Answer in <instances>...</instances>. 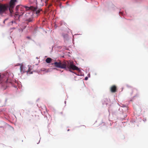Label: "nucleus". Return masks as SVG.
<instances>
[{"label": "nucleus", "mask_w": 148, "mask_h": 148, "mask_svg": "<svg viewBox=\"0 0 148 148\" xmlns=\"http://www.w3.org/2000/svg\"><path fill=\"white\" fill-rule=\"evenodd\" d=\"M54 65L55 66L58 68L68 69H73V70L78 71L79 70L78 68L74 65L73 61L55 62L52 64Z\"/></svg>", "instance_id": "1"}, {"label": "nucleus", "mask_w": 148, "mask_h": 148, "mask_svg": "<svg viewBox=\"0 0 148 148\" xmlns=\"http://www.w3.org/2000/svg\"><path fill=\"white\" fill-rule=\"evenodd\" d=\"M24 7L25 8L26 12L25 16L27 18L32 17L33 15V10H35L36 8L32 6H30V7L25 6Z\"/></svg>", "instance_id": "2"}, {"label": "nucleus", "mask_w": 148, "mask_h": 148, "mask_svg": "<svg viewBox=\"0 0 148 148\" xmlns=\"http://www.w3.org/2000/svg\"><path fill=\"white\" fill-rule=\"evenodd\" d=\"M25 5H19L16 6V12H15V15L16 16L18 17L23 15L24 13V6Z\"/></svg>", "instance_id": "3"}, {"label": "nucleus", "mask_w": 148, "mask_h": 148, "mask_svg": "<svg viewBox=\"0 0 148 148\" xmlns=\"http://www.w3.org/2000/svg\"><path fill=\"white\" fill-rule=\"evenodd\" d=\"M10 4H2L0 3V14H2L4 12L7 10L8 8L9 9Z\"/></svg>", "instance_id": "4"}, {"label": "nucleus", "mask_w": 148, "mask_h": 148, "mask_svg": "<svg viewBox=\"0 0 148 148\" xmlns=\"http://www.w3.org/2000/svg\"><path fill=\"white\" fill-rule=\"evenodd\" d=\"M16 0H11L10 3L9 10L11 13L13 12V9L15 5V3Z\"/></svg>", "instance_id": "5"}, {"label": "nucleus", "mask_w": 148, "mask_h": 148, "mask_svg": "<svg viewBox=\"0 0 148 148\" xmlns=\"http://www.w3.org/2000/svg\"><path fill=\"white\" fill-rule=\"evenodd\" d=\"M116 87L115 85H113L110 88V90L111 92H115L116 91Z\"/></svg>", "instance_id": "6"}, {"label": "nucleus", "mask_w": 148, "mask_h": 148, "mask_svg": "<svg viewBox=\"0 0 148 148\" xmlns=\"http://www.w3.org/2000/svg\"><path fill=\"white\" fill-rule=\"evenodd\" d=\"M34 8H36V9L35 10H33V13H35L36 14H39L40 12V11L42 10L41 9H39L38 10H37V7Z\"/></svg>", "instance_id": "7"}, {"label": "nucleus", "mask_w": 148, "mask_h": 148, "mask_svg": "<svg viewBox=\"0 0 148 148\" xmlns=\"http://www.w3.org/2000/svg\"><path fill=\"white\" fill-rule=\"evenodd\" d=\"M52 60V59L50 58H47L46 60V62L47 63H50L51 62V61Z\"/></svg>", "instance_id": "8"}, {"label": "nucleus", "mask_w": 148, "mask_h": 148, "mask_svg": "<svg viewBox=\"0 0 148 148\" xmlns=\"http://www.w3.org/2000/svg\"><path fill=\"white\" fill-rule=\"evenodd\" d=\"M29 18L28 19L27 21L28 22H32L33 21V16L32 17L28 18Z\"/></svg>", "instance_id": "9"}, {"label": "nucleus", "mask_w": 148, "mask_h": 148, "mask_svg": "<svg viewBox=\"0 0 148 148\" xmlns=\"http://www.w3.org/2000/svg\"><path fill=\"white\" fill-rule=\"evenodd\" d=\"M20 66V70L21 72H22L24 68L23 65L22 64H19Z\"/></svg>", "instance_id": "10"}, {"label": "nucleus", "mask_w": 148, "mask_h": 148, "mask_svg": "<svg viewBox=\"0 0 148 148\" xmlns=\"http://www.w3.org/2000/svg\"><path fill=\"white\" fill-rule=\"evenodd\" d=\"M3 75H1V73H0V81L1 80Z\"/></svg>", "instance_id": "11"}, {"label": "nucleus", "mask_w": 148, "mask_h": 148, "mask_svg": "<svg viewBox=\"0 0 148 148\" xmlns=\"http://www.w3.org/2000/svg\"><path fill=\"white\" fill-rule=\"evenodd\" d=\"M30 67H29V69H28V70L27 71V72H30Z\"/></svg>", "instance_id": "12"}, {"label": "nucleus", "mask_w": 148, "mask_h": 148, "mask_svg": "<svg viewBox=\"0 0 148 148\" xmlns=\"http://www.w3.org/2000/svg\"><path fill=\"white\" fill-rule=\"evenodd\" d=\"M48 116H49V119H47L48 120H49L51 119L50 118V115H48Z\"/></svg>", "instance_id": "13"}, {"label": "nucleus", "mask_w": 148, "mask_h": 148, "mask_svg": "<svg viewBox=\"0 0 148 148\" xmlns=\"http://www.w3.org/2000/svg\"><path fill=\"white\" fill-rule=\"evenodd\" d=\"M88 79V77H86L84 79L85 80H87Z\"/></svg>", "instance_id": "14"}, {"label": "nucleus", "mask_w": 148, "mask_h": 148, "mask_svg": "<svg viewBox=\"0 0 148 148\" xmlns=\"http://www.w3.org/2000/svg\"><path fill=\"white\" fill-rule=\"evenodd\" d=\"M51 6V4L49 5L48 7V8H49L50 6Z\"/></svg>", "instance_id": "15"}, {"label": "nucleus", "mask_w": 148, "mask_h": 148, "mask_svg": "<svg viewBox=\"0 0 148 148\" xmlns=\"http://www.w3.org/2000/svg\"><path fill=\"white\" fill-rule=\"evenodd\" d=\"M12 23H15V22H13V21H12Z\"/></svg>", "instance_id": "16"}, {"label": "nucleus", "mask_w": 148, "mask_h": 148, "mask_svg": "<svg viewBox=\"0 0 148 148\" xmlns=\"http://www.w3.org/2000/svg\"><path fill=\"white\" fill-rule=\"evenodd\" d=\"M127 115H125V116L126 117H127Z\"/></svg>", "instance_id": "17"}, {"label": "nucleus", "mask_w": 148, "mask_h": 148, "mask_svg": "<svg viewBox=\"0 0 148 148\" xmlns=\"http://www.w3.org/2000/svg\"><path fill=\"white\" fill-rule=\"evenodd\" d=\"M124 120H125V119H127H127H125V118H124Z\"/></svg>", "instance_id": "18"}, {"label": "nucleus", "mask_w": 148, "mask_h": 148, "mask_svg": "<svg viewBox=\"0 0 148 148\" xmlns=\"http://www.w3.org/2000/svg\"><path fill=\"white\" fill-rule=\"evenodd\" d=\"M27 38H29V37H27Z\"/></svg>", "instance_id": "19"}, {"label": "nucleus", "mask_w": 148, "mask_h": 148, "mask_svg": "<svg viewBox=\"0 0 148 148\" xmlns=\"http://www.w3.org/2000/svg\"><path fill=\"white\" fill-rule=\"evenodd\" d=\"M41 1H42V0H40Z\"/></svg>", "instance_id": "20"}]
</instances>
